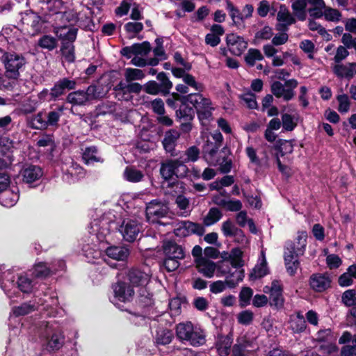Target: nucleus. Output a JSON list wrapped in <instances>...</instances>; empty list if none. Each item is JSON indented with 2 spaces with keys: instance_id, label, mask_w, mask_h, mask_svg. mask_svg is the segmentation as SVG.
<instances>
[{
  "instance_id": "1",
  "label": "nucleus",
  "mask_w": 356,
  "mask_h": 356,
  "mask_svg": "<svg viewBox=\"0 0 356 356\" xmlns=\"http://www.w3.org/2000/svg\"><path fill=\"white\" fill-rule=\"evenodd\" d=\"M184 99L194 106L200 121L202 124H206L211 119L214 109L211 100L200 93L189 94L184 97Z\"/></svg>"
},
{
  "instance_id": "2",
  "label": "nucleus",
  "mask_w": 356,
  "mask_h": 356,
  "mask_svg": "<svg viewBox=\"0 0 356 356\" xmlns=\"http://www.w3.org/2000/svg\"><path fill=\"white\" fill-rule=\"evenodd\" d=\"M40 337L45 341L47 346L52 350L60 348L63 343L61 330L54 321L42 323Z\"/></svg>"
},
{
  "instance_id": "3",
  "label": "nucleus",
  "mask_w": 356,
  "mask_h": 356,
  "mask_svg": "<svg viewBox=\"0 0 356 356\" xmlns=\"http://www.w3.org/2000/svg\"><path fill=\"white\" fill-rule=\"evenodd\" d=\"M188 173V167L180 159H167L161 164L160 174L165 180L172 179L174 176L177 178H183Z\"/></svg>"
},
{
  "instance_id": "4",
  "label": "nucleus",
  "mask_w": 356,
  "mask_h": 356,
  "mask_svg": "<svg viewBox=\"0 0 356 356\" xmlns=\"http://www.w3.org/2000/svg\"><path fill=\"white\" fill-rule=\"evenodd\" d=\"M0 58L4 64L5 70L8 75L19 77L20 71L26 64V59L22 55L16 53L4 52L0 49Z\"/></svg>"
},
{
  "instance_id": "5",
  "label": "nucleus",
  "mask_w": 356,
  "mask_h": 356,
  "mask_svg": "<svg viewBox=\"0 0 356 356\" xmlns=\"http://www.w3.org/2000/svg\"><path fill=\"white\" fill-rule=\"evenodd\" d=\"M30 3L41 4V9L44 13L49 15H56V19H68L73 17V22L76 21V15L72 12H61L62 2L60 0H29Z\"/></svg>"
},
{
  "instance_id": "6",
  "label": "nucleus",
  "mask_w": 356,
  "mask_h": 356,
  "mask_svg": "<svg viewBox=\"0 0 356 356\" xmlns=\"http://www.w3.org/2000/svg\"><path fill=\"white\" fill-rule=\"evenodd\" d=\"M72 19L73 17H70L68 19H60L63 23L67 22L68 25H62L56 22L54 26V32L58 38L62 41V43L73 42L76 38L77 29L74 27L73 25L76 22L77 19L74 22L72 20Z\"/></svg>"
},
{
  "instance_id": "7",
  "label": "nucleus",
  "mask_w": 356,
  "mask_h": 356,
  "mask_svg": "<svg viewBox=\"0 0 356 356\" xmlns=\"http://www.w3.org/2000/svg\"><path fill=\"white\" fill-rule=\"evenodd\" d=\"M298 81L291 79L285 81L284 84L275 81L271 84V92L277 98H282L284 101H289L295 96L293 90L298 86Z\"/></svg>"
},
{
  "instance_id": "8",
  "label": "nucleus",
  "mask_w": 356,
  "mask_h": 356,
  "mask_svg": "<svg viewBox=\"0 0 356 356\" xmlns=\"http://www.w3.org/2000/svg\"><path fill=\"white\" fill-rule=\"evenodd\" d=\"M169 209L166 204L154 200L149 202L146 206V219L149 223L161 224L160 220L168 214Z\"/></svg>"
},
{
  "instance_id": "9",
  "label": "nucleus",
  "mask_w": 356,
  "mask_h": 356,
  "mask_svg": "<svg viewBox=\"0 0 356 356\" xmlns=\"http://www.w3.org/2000/svg\"><path fill=\"white\" fill-rule=\"evenodd\" d=\"M129 280L134 286H140V295L141 297L147 298L148 301L147 304L150 303L152 294L146 292L143 287L145 286L150 279L148 272L139 269H132L129 273Z\"/></svg>"
},
{
  "instance_id": "10",
  "label": "nucleus",
  "mask_w": 356,
  "mask_h": 356,
  "mask_svg": "<svg viewBox=\"0 0 356 356\" xmlns=\"http://www.w3.org/2000/svg\"><path fill=\"white\" fill-rule=\"evenodd\" d=\"M140 224L134 218L124 219L119 226L118 230L123 238L128 242H133L140 232Z\"/></svg>"
},
{
  "instance_id": "11",
  "label": "nucleus",
  "mask_w": 356,
  "mask_h": 356,
  "mask_svg": "<svg viewBox=\"0 0 356 356\" xmlns=\"http://www.w3.org/2000/svg\"><path fill=\"white\" fill-rule=\"evenodd\" d=\"M111 222L104 217L102 220H95L92 222L90 233L95 236L99 242H108L111 238Z\"/></svg>"
},
{
  "instance_id": "12",
  "label": "nucleus",
  "mask_w": 356,
  "mask_h": 356,
  "mask_svg": "<svg viewBox=\"0 0 356 356\" xmlns=\"http://www.w3.org/2000/svg\"><path fill=\"white\" fill-rule=\"evenodd\" d=\"M22 22L27 34L32 36L39 33L42 26L41 17L32 11L24 13L22 17Z\"/></svg>"
},
{
  "instance_id": "13",
  "label": "nucleus",
  "mask_w": 356,
  "mask_h": 356,
  "mask_svg": "<svg viewBox=\"0 0 356 356\" xmlns=\"http://www.w3.org/2000/svg\"><path fill=\"white\" fill-rule=\"evenodd\" d=\"M264 292L270 294L271 305L275 306L277 309H281L284 306V299L280 281L274 280L270 286H264Z\"/></svg>"
},
{
  "instance_id": "14",
  "label": "nucleus",
  "mask_w": 356,
  "mask_h": 356,
  "mask_svg": "<svg viewBox=\"0 0 356 356\" xmlns=\"http://www.w3.org/2000/svg\"><path fill=\"white\" fill-rule=\"evenodd\" d=\"M226 42L229 51L235 56H241L248 47V42L236 33L228 34Z\"/></svg>"
},
{
  "instance_id": "15",
  "label": "nucleus",
  "mask_w": 356,
  "mask_h": 356,
  "mask_svg": "<svg viewBox=\"0 0 356 356\" xmlns=\"http://www.w3.org/2000/svg\"><path fill=\"white\" fill-rule=\"evenodd\" d=\"M114 298L112 300L115 305L119 302H128L132 298L134 291L132 288L126 283L118 282L113 286Z\"/></svg>"
},
{
  "instance_id": "16",
  "label": "nucleus",
  "mask_w": 356,
  "mask_h": 356,
  "mask_svg": "<svg viewBox=\"0 0 356 356\" xmlns=\"http://www.w3.org/2000/svg\"><path fill=\"white\" fill-rule=\"evenodd\" d=\"M307 238L306 232H299L295 242H289L286 244L285 251L296 257L303 255L307 246Z\"/></svg>"
},
{
  "instance_id": "17",
  "label": "nucleus",
  "mask_w": 356,
  "mask_h": 356,
  "mask_svg": "<svg viewBox=\"0 0 356 356\" xmlns=\"http://www.w3.org/2000/svg\"><path fill=\"white\" fill-rule=\"evenodd\" d=\"M332 69L333 73L340 79H350L356 75V63L334 64Z\"/></svg>"
},
{
  "instance_id": "18",
  "label": "nucleus",
  "mask_w": 356,
  "mask_h": 356,
  "mask_svg": "<svg viewBox=\"0 0 356 356\" xmlns=\"http://www.w3.org/2000/svg\"><path fill=\"white\" fill-rule=\"evenodd\" d=\"M24 40V34L16 26L6 27L2 29L0 33V45H4L6 43H13L16 41Z\"/></svg>"
},
{
  "instance_id": "19",
  "label": "nucleus",
  "mask_w": 356,
  "mask_h": 356,
  "mask_svg": "<svg viewBox=\"0 0 356 356\" xmlns=\"http://www.w3.org/2000/svg\"><path fill=\"white\" fill-rule=\"evenodd\" d=\"M332 279L327 273L314 274L310 278L311 287L317 292H323L331 286Z\"/></svg>"
},
{
  "instance_id": "20",
  "label": "nucleus",
  "mask_w": 356,
  "mask_h": 356,
  "mask_svg": "<svg viewBox=\"0 0 356 356\" xmlns=\"http://www.w3.org/2000/svg\"><path fill=\"white\" fill-rule=\"evenodd\" d=\"M197 270L207 278H211L214 276L217 270V264L206 258H199L195 259Z\"/></svg>"
},
{
  "instance_id": "21",
  "label": "nucleus",
  "mask_w": 356,
  "mask_h": 356,
  "mask_svg": "<svg viewBox=\"0 0 356 356\" xmlns=\"http://www.w3.org/2000/svg\"><path fill=\"white\" fill-rule=\"evenodd\" d=\"M76 81L66 78L58 81L51 88L49 95L51 99H56L65 93V90H72L76 87Z\"/></svg>"
},
{
  "instance_id": "22",
  "label": "nucleus",
  "mask_w": 356,
  "mask_h": 356,
  "mask_svg": "<svg viewBox=\"0 0 356 356\" xmlns=\"http://www.w3.org/2000/svg\"><path fill=\"white\" fill-rule=\"evenodd\" d=\"M316 339L320 342L327 343V345L325 347V353L330 354L337 350V347L333 343V341L336 339V337L334 336L330 328L320 330L316 333Z\"/></svg>"
},
{
  "instance_id": "23",
  "label": "nucleus",
  "mask_w": 356,
  "mask_h": 356,
  "mask_svg": "<svg viewBox=\"0 0 356 356\" xmlns=\"http://www.w3.org/2000/svg\"><path fill=\"white\" fill-rule=\"evenodd\" d=\"M43 175L40 167L34 165H28L21 170V175L23 181L27 184H31L39 180Z\"/></svg>"
},
{
  "instance_id": "24",
  "label": "nucleus",
  "mask_w": 356,
  "mask_h": 356,
  "mask_svg": "<svg viewBox=\"0 0 356 356\" xmlns=\"http://www.w3.org/2000/svg\"><path fill=\"white\" fill-rule=\"evenodd\" d=\"M165 257L175 259H184V251L182 247L173 241H165L163 245Z\"/></svg>"
},
{
  "instance_id": "25",
  "label": "nucleus",
  "mask_w": 356,
  "mask_h": 356,
  "mask_svg": "<svg viewBox=\"0 0 356 356\" xmlns=\"http://www.w3.org/2000/svg\"><path fill=\"white\" fill-rule=\"evenodd\" d=\"M219 147L213 146L212 143H208L204 147V158L206 161L212 165H218L220 157L218 153Z\"/></svg>"
},
{
  "instance_id": "26",
  "label": "nucleus",
  "mask_w": 356,
  "mask_h": 356,
  "mask_svg": "<svg viewBox=\"0 0 356 356\" xmlns=\"http://www.w3.org/2000/svg\"><path fill=\"white\" fill-rule=\"evenodd\" d=\"M88 90H76L70 92L67 96L66 100L68 103L74 105L82 106L90 102Z\"/></svg>"
},
{
  "instance_id": "27",
  "label": "nucleus",
  "mask_w": 356,
  "mask_h": 356,
  "mask_svg": "<svg viewBox=\"0 0 356 356\" xmlns=\"http://www.w3.org/2000/svg\"><path fill=\"white\" fill-rule=\"evenodd\" d=\"M252 343L245 338L241 337L237 340L236 343L232 348L234 356H248V353L252 351Z\"/></svg>"
},
{
  "instance_id": "28",
  "label": "nucleus",
  "mask_w": 356,
  "mask_h": 356,
  "mask_svg": "<svg viewBox=\"0 0 356 356\" xmlns=\"http://www.w3.org/2000/svg\"><path fill=\"white\" fill-rule=\"evenodd\" d=\"M106 253L110 258L118 261H123L128 257L129 250L124 246H111L106 249Z\"/></svg>"
},
{
  "instance_id": "29",
  "label": "nucleus",
  "mask_w": 356,
  "mask_h": 356,
  "mask_svg": "<svg viewBox=\"0 0 356 356\" xmlns=\"http://www.w3.org/2000/svg\"><path fill=\"white\" fill-rule=\"evenodd\" d=\"M179 136V132L175 129H171L165 133L163 145L166 152L172 153Z\"/></svg>"
},
{
  "instance_id": "30",
  "label": "nucleus",
  "mask_w": 356,
  "mask_h": 356,
  "mask_svg": "<svg viewBox=\"0 0 356 356\" xmlns=\"http://www.w3.org/2000/svg\"><path fill=\"white\" fill-rule=\"evenodd\" d=\"M307 324L303 315L300 312L295 316H291L290 328L295 333H300L305 331Z\"/></svg>"
},
{
  "instance_id": "31",
  "label": "nucleus",
  "mask_w": 356,
  "mask_h": 356,
  "mask_svg": "<svg viewBox=\"0 0 356 356\" xmlns=\"http://www.w3.org/2000/svg\"><path fill=\"white\" fill-rule=\"evenodd\" d=\"M245 277V273L241 268H234L231 270L229 274L226 276V283L230 288L236 286L240 282H241Z\"/></svg>"
},
{
  "instance_id": "32",
  "label": "nucleus",
  "mask_w": 356,
  "mask_h": 356,
  "mask_svg": "<svg viewBox=\"0 0 356 356\" xmlns=\"http://www.w3.org/2000/svg\"><path fill=\"white\" fill-rule=\"evenodd\" d=\"M306 1L307 4L309 3L312 6L307 10L311 17L320 18L323 16V9L325 6L323 0H306Z\"/></svg>"
},
{
  "instance_id": "33",
  "label": "nucleus",
  "mask_w": 356,
  "mask_h": 356,
  "mask_svg": "<svg viewBox=\"0 0 356 356\" xmlns=\"http://www.w3.org/2000/svg\"><path fill=\"white\" fill-rule=\"evenodd\" d=\"M243 252L238 248H233L228 256L230 264L233 268H242L244 266V260L243 259Z\"/></svg>"
},
{
  "instance_id": "34",
  "label": "nucleus",
  "mask_w": 356,
  "mask_h": 356,
  "mask_svg": "<svg viewBox=\"0 0 356 356\" xmlns=\"http://www.w3.org/2000/svg\"><path fill=\"white\" fill-rule=\"evenodd\" d=\"M63 111V106H58L56 109L50 111L45 115L47 127H51L57 128L58 127V122Z\"/></svg>"
},
{
  "instance_id": "35",
  "label": "nucleus",
  "mask_w": 356,
  "mask_h": 356,
  "mask_svg": "<svg viewBox=\"0 0 356 356\" xmlns=\"http://www.w3.org/2000/svg\"><path fill=\"white\" fill-rule=\"evenodd\" d=\"M181 101L182 104L176 112L177 116L184 122H190L194 117V110L186 105L188 102L185 101L184 97L182 98Z\"/></svg>"
},
{
  "instance_id": "36",
  "label": "nucleus",
  "mask_w": 356,
  "mask_h": 356,
  "mask_svg": "<svg viewBox=\"0 0 356 356\" xmlns=\"http://www.w3.org/2000/svg\"><path fill=\"white\" fill-rule=\"evenodd\" d=\"M298 257L291 254L288 252H284V261L287 272L291 275H294L299 268L300 262L297 259Z\"/></svg>"
},
{
  "instance_id": "37",
  "label": "nucleus",
  "mask_w": 356,
  "mask_h": 356,
  "mask_svg": "<svg viewBox=\"0 0 356 356\" xmlns=\"http://www.w3.org/2000/svg\"><path fill=\"white\" fill-rule=\"evenodd\" d=\"M18 200V194L10 190L4 191L0 195V202L3 207H11L14 206Z\"/></svg>"
},
{
  "instance_id": "38",
  "label": "nucleus",
  "mask_w": 356,
  "mask_h": 356,
  "mask_svg": "<svg viewBox=\"0 0 356 356\" xmlns=\"http://www.w3.org/2000/svg\"><path fill=\"white\" fill-rule=\"evenodd\" d=\"M222 217V211L216 207H212L209 209L207 214L203 218L204 225L209 227L218 222Z\"/></svg>"
},
{
  "instance_id": "39",
  "label": "nucleus",
  "mask_w": 356,
  "mask_h": 356,
  "mask_svg": "<svg viewBox=\"0 0 356 356\" xmlns=\"http://www.w3.org/2000/svg\"><path fill=\"white\" fill-rule=\"evenodd\" d=\"M123 177L127 181L136 183L143 179L144 174L134 167H127L123 172Z\"/></svg>"
},
{
  "instance_id": "40",
  "label": "nucleus",
  "mask_w": 356,
  "mask_h": 356,
  "mask_svg": "<svg viewBox=\"0 0 356 356\" xmlns=\"http://www.w3.org/2000/svg\"><path fill=\"white\" fill-rule=\"evenodd\" d=\"M187 341L192 346H200L205 343V334L204 331L197 326H194L193 331L190 333Z\"/></svg>"
},
{
  "instance_id": "41",
  "label": "nucleus",
  "mask_w": 356,
  "mask_h": 356,
  "mask_svg": "<svg viewBox=\"0 0 356 356\" xmlns=\"http://www.w3.org/2000/svg\"><path fill=\"white\" fill-rule=\"evenodd\" d=\"M193 325L191 322L181 323L177 325L176 333L181 341H188L190 333L193 331Z\"/></svg>"
},
{
  "instance_id": "42",
  "label": "nucleus",
  "mask_w": 356,
  "mask_h": 356,
  "mask_svg": "<svg viewBox=\"0 0 356 356\" xmlns=\"http://www.w3.org/2000/svg\"><path fill=\"white\" fill-rule=\"evenodd\" d=\"M19 77H13L5 72L4 75L0 76V89L12 90L18 84Z\"/></svg>"
},
{
  "instance_id": "43",
  "label": "nucleus",
  "mask_w": 356,
  "mask_h": 356,
  "mask_svg": "<svg viewBox=\"0 0 356 356\" xmlns=\"http://www.w3.org/2000/svg\"><path fill=\"white\" fill-rule=\"evenodd\" d=\"M306 0H296L292 4L293 12L299 20L303 21L307 17Z\"/></svg>"
},
{
  "instance_id": "44",
  "label": "nucleus",
  "mask_w": 356,
  "mask_h": 356,
  "mask_svg": "<svg viewBox=\"0 0 356 356\" xmlns=\"http://www.w3.org/2000/svg\"><path fill=\"white\" fill-rule=\"evenodd\" d=\"M172 338V332L166 328L158 329L155 335V340L156 343L161 345H166L170 343Z\"/></svg>"
},
{
  "instance_id": "45",
  "label": "nucleus",
  "mask_w": 356,
  "mask_h": 356,
  "mask_svg": "<svg viewBox=\"0 0 356 356\" xmlns=\"http://www.w3.org/2000/svg\"><path fill=\"white\" fill-rule=\"evenodd\" d=\"M83 159L86 164L102 161L97 155V149L95 146L86 147L83 152Z\"/></svg>"
},
{
  "instance_id": "46",
  "label": "nucleus",
  "mask_w": 356,
  "mask_h": 356,
  "mask_svg": "<svg viewBox=\"0 0 356 356\" xmlns=\"http://www.w3.org/2000/svg\"><path fill=\"white\" fill-rule=\"evenodd\" d=\"M56 271L54 268L47 267L46 264L40 262L36 264L33 268V275L37 277H46Z\"/></svg>"
},
{
  "instance_id": "47",
  "label": "nucleus",
  "mask_w": 356,
  "mask_h": 356,
  "mask_svg": "<svg viewBox=\"0 0 356 356\" xmlns=\"http://www.w3.org/2000/svg\"><path fill=\"white\" fill-rule=\"evenodd\" d=\"M261 52L257 49H250L245 56V60L249 66H254L257 61L263 60Z\"/></svg>"
},
{
  "instance_id": "48",
  "label": "nucleus",
  "mask_w": 356,
  "mask_h": 356,
  "mask_svg": "<svg viewBox=\"0 0 356 356\" xmlns=\"http://www.w3.org/2000/svg\"><path fill=\"white\" fill-rule=\"evenodd\" d=\"M38 44L42 49L51 51L57 47V40L53 36L44 35L38 40Z\"/></svg>"
},
{
  "instance_id": "49",
  "label": "nucleus",
  "mask_w": 356,
  "mask_h": 356,
  "mask_svg": "<svg viewBox=\"0 0 356 356\" xmlns=\"http://www.w3.org/2000/svg\"><path fill=\"white\" fill-rule=\"evenodd\" d=\"M60 51L65 59L69 62L72 63L75 59L74 56V46L73 42H63Z\"/></svg>"
},
{
  "instance_id": "50",
  "label": "nucleus",
  "mask_w": 356,
  "mask_h": 356,
  "mask_svg": "<svg viewBox=\"0 0 356 356\" xmlns=\"http://www.w3.org/2000/svg\"><path fill=\"white\" fill-rule=\"evenodd\" d=\"M298 118L295 115L284 113L282 115V124L283 129L287 131H293L297 126Z\"/></svg>"
},
{
  "instance_id": "51",
  "label": "nucleus",
  "mask_w": 356,
  "mask_h": 356,
  "mask_svg": "<svg viewBox=\"0 0 356 356\" xmlns=\"http://www.w3.org/2000/svg\"><path fill=\"white\" fill-rule=\"evenodd\" d=\"M124 77L127 83L134 81L142 80L145 77L143 70L135 68H127L124 71Z\"/></svg>"
},
{
  "instance_id": "52",
  "label": "nucleus",
  "mask_w": 356,
  "mask_h": 356,
  "mask_svg": "<svg viewBox=\"0 0 356 356\" xmlns=\"http://www.w3.org/2000/svg\"><path fill=\"white\" fill-rule=\"evenodd\" d=\"M87 90L90 101L104 97L108 92L102 86L91 85L87 88Z\"/></svg>"
},
{
  "instance_id": "53",
  "label": "nucleus",
  "mask_w": 356,
  "mask_h": 356,
  "mask_svg": "<svg viewBox=\"0 0 356 356\" xmlns=\"http://www.w3.org/2000/svg\"><path fill=\"white\" fill-rule=\"evenodd\" d=\"M232 341L228 337L221 338L216 343V349L220 356H227L230 351Z\"/></svg>"
},
{
  "instance_id": "54",
  "label": "nucleus",
  "mask_w": 356,
  "mask_h": 356,
  "mask_svg": "<svg viewBox=\"0 0 356 356\" xmlns=\"http://www.w3.org/2000/svg\"><path fill=\"white\" fill-rule=\"evenodd\" d=\"M342 303L348 307L356 306V291L354 289L345 291L341 296Z\"/></svg>"
},
{
  "instance_id": "55",
  "label": "nucleus",
  "mask_w": 356,
  "mask_h": 356,
  "mask_svg": "<svg viewBox=\"0 0 356 356\" xmlns=\"http://www.w3.org/2000/svg\"><path fill=\"white\" fill-rule=\"evenodd\" d=\"M267 273L268 269L265 260H263L260 264L255 266V267L252 269L250 274V279L251 280L259 279L266 275Z\"/></svg>"
},
{
  "instance_id": "56",
  "label": "nucleus",
  "mask_w": 356,
  "mask_h": 356,
  "mask_svg": "<svg viewBox=\"0 0 356 356\" xmlns=\"http://www.w3.org/2000/svg\"><path fill=\"white\" fill-rule=\"evenodd\" d=\"M157 79L161 82L159 85L160 91L163 95H167L170 92V90L172 87V83L168 79L164 72H160L156 76Z\"/></svg>"
},
{
  "instance_id": "57",
  "label": "nucleus",
  "mask_w": 356,
  "mask_h": 356,
  "mask_svg": "<svg viewBox=\"0 0 356 356\" xmlns=\"http://www.w3.org/2000/svg\"><path fill=\"white\" fill-rule=\"evenodd\" d=\"M323 15L327 21L334 22H339L341 18V14L339 10L325 6L323 9Z\"/></svg>"
},
{
  "instance_id": "58",
  "label": "nucleus",
  "mask_w": 356,
  "mask_h": 356,
  "mask_svg": "<svg viewBox=\"0 0 356 356\" xmlns=\"http://www.w3.org/2000/svg\"><path fill=\"white\" fill-rule=\"evenodd\" d=\"M115 111V104L111 102H105L99 104L96 108L97 115L111 114Z\"/></svg>"
},
{
  "instance_id": "59",
  "label": "nucleus",
  "mask_w": 356,
  "mask_h": 356,
  "mask_svg": "<svg viewBox=\"0 0 356 356\" xmlns=\"http://www.w3.org/2000/svg\"><path fill=\"white\" fill-rule=\"evenodd\" d=\"M176 204L177 207L180 209V215L182 216H188L190 211L188 209L189 207V200L184 195H178L176 198Z\"/></svg>"
},
{
  "instance_id": "60",
  "label": "nucleus",
  "mask_w": 356,
  "mask_h": 356,
  "mask_svg": "<svg viewBox=\"0 0 356 356\" xmlns=\"http://www.w3.org/2000/svg\"><path fill=\"white\" fill-rule=\"evenodd\" d=\"M308 26L311 31H317L324 39L327 40L330 39L331 35L327 32L326 29L316 21L309 20Z\"/></svg>"
},
{
  "instance_id": "61",
  "label": "nucleus",
  "mask_w": 356,
  "mask_h": 356,
  "mask_svg": "<svg viewBox=\"0 0 356 356\" xmlns=\"http://www.w3.org/2000/svg\"><path fill=\"white\" fill-rule=\"evenodd\" d=\"M273 35V29L269 26H264L261 29L258 30L255 33V40H270Z\"/></svg>"
},
{
  "instance_id": "62",
  "label": "nucleus",
  "mask_w": 356,
  "mask_h": 356,
  "mask_svg": "<svg viewBox=\"0 0 356 356\" xmlns=\"http://www.w3.org/2000/svg\"><path fill=\"white\" fill-rule=\"evenodd\" d=\"M30 124L34 129H42L47 128V120L42 113H38L32 118Z\"/></svg>"
},
{
  "instance_id": "63",
  "label": "nucleus",
  "mask_w": 356,
  "mask_h": 356,
  "mask_svg": "<svg viewBox=\"0 0 356 356\" xmlns=\"http://www.w3.org/2000/svg\"><path fill=\"white\" fill-rule=\"evenodd\" d=\"M62 170L72 177H76L83 174V168L78 164L72 162L71 165L67 166H63Z\"/></svg>"
},
{
  "instance_id": "64",
  "label": "nucleus",
  "mask_w": 356,
  "mask_h": 356,
  "mask_svg": "<svg viewBox=\"0 0 356 356\" xmlns=\"http://www.w3.org/2000/svg\"><path fill=\"white\" fill-rule=\"evenodd\" d=\"M339 102L338 111L341 113H346L350 110V102L347 95L342 94L337 96Z\"/></svg>"
}]
</instances>
